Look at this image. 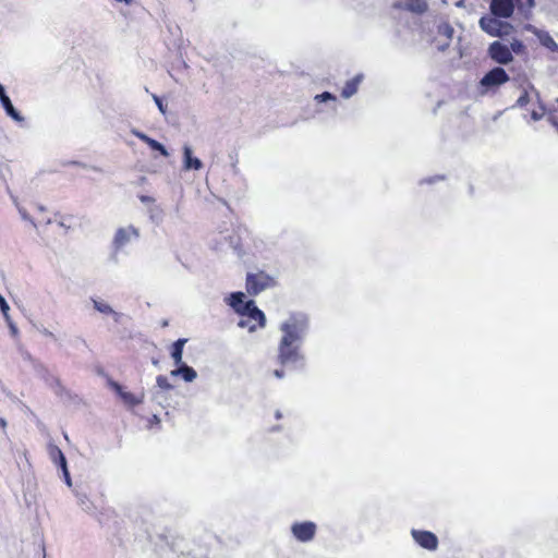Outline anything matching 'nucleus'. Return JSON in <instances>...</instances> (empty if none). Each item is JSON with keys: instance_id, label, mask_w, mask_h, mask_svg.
<instances>
[{"instance_id": "nucleus-21", "label": "nucleus", "mask_w": 558, "mask_h": 558, "mask_svg": "<svg viewBox=\"0 0 558 558\" xmlns=\"http://www.w3.org/2000/svg\"><path fill=\"white\" fill-rule=\"evenodd\" d=\"M510 50H511V53L514 52V53H522L525 49L524 45L522 41H520L519 39H513L511 43H510Z\"/></svg>"}, {"instance_id": "nucleus-27", "label": "nucleus", "mask_w": 558, "mask_h": 558, "mask_svg": "<svg viewBox=\"0 0 558 558\" xmlns=\"http://www.w3.org/2000/svg\"><path fill=\"white\" fill-rule=\"evenodd\" d=\"M154 99H155V102H156V105L158 106L159 110H160L162 113H165V112H166V109H165V107H163L162 100H161L159 97H157V96H155V97H154Z\"/></svg>"}, {"instance_id": "nucleus-29", "label": "nucleus", "mask_w": 558, "mask_h": 558, "mask_svg": "<svg viewBox=\"0 0 558 558\" xmlns=\"http://www.w3.org/2000/svg\"><path fill=\"white\" fill-rule=\"evenodd\" d=\"M274 375L278 378H282L283 377V371H279V369H276L274 372Z\"/></svg>"}, {"instance_id": "nucleus-4", "label": "nucleus", "mask_w": 558, "mask_h": 558, "mask_svg": "<svg viewBox=\"0 0 558 558\" xmlns=\"http://www.w3.org/2000/svg\"><path fill=\"white\" fill-rule=\"evenodd\" d=\"M240 316L241 318L238 326L241 328H247L250 331H255L257 328L264 327L266 323L264 313L252 300L246 302V311Z\"/></svg>"}, {"instance_id": "nucleus-11", "label": "nucleus", "mask_w": 558, "mask_h": 558, "mask_svg": "<svg viewBox=\"0 0 558 558\" xmlns=\"http://www.w3.org/2000/svg\"><path fill=\"white\" fill-rule=\"evenodd\" d=\"M137 230L133 227L120 228L117 230L113 239V244L117 250L128 244L132 238H137Z\"/></svg>"}, {"instance_id": "nucleus-6", "label": "nucleus", "mask_w": 558, "mask_h": 558, "mask_svg": "<svg viewBox=\"0 0 558 558\" xmlns=\"http://www.w3.org/2000/svg\"><path fill=\"white\" fill-rule=\"evenodd\" d=\"M487 51L489 58L496 63L509 64L513 60V56L511 53L510 48L500 41H493L488 46Z\"/></svg>"}, {"instance_id": "nucleus-24", "label": "nucleus", "mask_w": 558, "mask_h": 558, "mask_svg": "<svg viewBox=\"0 0 558 558\" xmlns=\"http://www.w3.org/2000/svg\"><path fill=\"white\" fill-rule=\"evenodd\" d=\"M315 99H316L317 101H319V102H320V101H326V100H336V96H335V95H332V94H331V93H329V92H324V93H322V94H319V95H316V96H315Z\"/></svg>"}, {"instance_id": "nucleus-23", "label": "nucleus", "mask_w": 558, "mask_h": 558, "mask_svg": "<svg viewBox=\"0 0 558 558\" xmlns=\"http://www.w3.org/2000/svg\"><path fill=\"white\" fill-rule=\"evenodd\" d=\"M157 381V385L161 388V389H165V390H169L172 388V386L170 385V383L168 381V378L163 375H159L156 379Z\"/></svg>"}, {"instance_id": "nucleus-1", "label": "nucleus", "mask_w": 558, "mask_h": 558, "mask_svg": "<svg viewBox=\"0 0 558 558\" xmlns=\"http://www.w3.org/2000/svg\"><path fill=\"white\" fill-rule=\"evenodd\" d=\"M307 327V317L303 314H292L281 326L283 336L278 348V361L281 365L296 363L302 359L299 342Z\"/></svg>"}, {"instance_id": "nucleus-15", "label": "nucleus", "mask_w": 558, "mask_h": 558, "mask_svg": "<svg viewBox=\"0 0 558 558\" xmlns=\"http://www.w3.org/2000/svg\"><path fill=\"white\" fill-rule=\"evenodd\" d=\"M183 153L184 167L186 169L199 170L203 168V162L198 158L192 156V150L189 146H184Z\"/></svg>"}, {"instance_id": "nucleus-10", "label": "nucleus", "mask_w": 558, "mask_h": 558, "mask_svg": "<svg viewBox=\"0 0 558 558\" xmlns=\"http://www.w3.org/2000/svg\"><path fill=\"white\" fill-rule=\"evenodd\" d=\"M513 0H492L490 12L496 17L508 19L513 14Z\"/></svg>"}, {"instance_id": "nucleus-7", "label": "nucleus", "mask_w": 558, "mask_h": 558, "mask_svg": "<svg viewBox=\"0 0 558 558\" xmlns=\"http://www.w3.org/2000/svg\"><path fill=\"white\" fill-rule=\"evenodd\" d=\"M317 526L312 521L295 522L291 526L293 536L302 543H307L315 537Z\"/></svg>"}, {"instance_id": "nucleus-25", "label": "nucleus", "mask_w": 558, "mask_h": 558, "mask_svg": "<svg viewBox=\"0 0 558 558\" xmlns=\"http://www.w3.org/2000/svg\"><path fill=\"white\" fill-rule=\"evenodd\" d=\"M0 310L3 314V316L9 319V304L7 303L5 299L0 294Z\"/></svg>"}, {"instance_id": "nucleus-12", "label": "nucleus", "mask_w": 558, "mask_h": 558, "mask_svg": "<svg viewBox=\"0 0 558 558\" xmlns=\"http://www.w3.org/2000/svg\"><path fill=\"white\" fill-rule=\"evenodd\" d=\"M134 135L140 138L142 142H144L145 144H147L153 150H157L159 151L163 157H168V150L166 149V147L159 143L158 141L149 137L148 135H146L145 133H142L140 131H134L133 132Z\"/></svg>"}, {"instance_id": "nucleus-3", "label": "nucleus", "mask_w": 558, "mask_h": 558, "mask_svg": "<svg viewBox=\"0 0 558 558\" xmlns=\"http://www.w3.org/2000/svg\"><path fill=\"white\" fill-rule=\"evenodd\" d=\"M276 279L263 270L254 274L248 272L246 276L245 288L250 295H257L267 289L276 287Z\"/></svg>"}, {"instance_id": "nucleus-18", "label": "nucleus", "mask_w": 558, "mask_h": 558, "mask_svg": "<svg viewBox=\"0 0 558 558\" xmlns=\"http://www.w3.org/2000/svg\"><path fill=\"white\" fill-rule=\"evenodd\" d=\"M2 106L5 109V112L8 116H10L15 121H21L22 117L20 116L19 111L15 110L14 106L12 105L9 97H2L1 101Z\"/></svg>"}, {"instance_id": "nucleus-16", "label": "nucleus", "mask_w": 558, "mask_h": 558, "mask_svg": "<svg viewBox=\"0 0 558 558\" xmlns=\"http://www.w3.org/2000/svg\"><path fill=\"white\" fill-rule=\"evenodd\" d=\"M171 375L172 376L182 375L183 379L185 381H189V383L193 381L196 378V376H197V374L194 371V368H192V367H190V366H187L185 364H183L179 368L172 371Z\"/></svg>"}, {"instance_id": "nucleus-13", "label": "nucleus", "mask_w": 558, "mask_h": 558, "mask_svg": "<svg viewBox=\"0 0 558 558\" xmlns=\"http://www.w3.org/2000/svg\"><path fill=\"white\" fill-rule=\"evenodd\" d=\"M245 294L243 292H233L229 296V305L238 313L243 314L246 311Z\"/></svg>"}, {"instance_id": "nucleus-32", "label": "nucleus", "mask_w": 558, "mask_h": 558, "mask_svg": "<svg viewBox=\"0 0 558 558\" xmlns=\"http://www.w3.org/2000/svg\"><path fill=\"white\" fill-rule=\"evenodd\" d=\"M148 199H149V197H147V196H142V201H143V202H146V201H148Z\"/></svg>"}, {"instance_id": "nucleus-17", "label": "nucleus", "mask_w": 558, "mask_h": 558, "mask_svg": "<svg viewBox=\"0 0 558 558\" xmlns=\"http://www.w3.org/2000/svg\"><path fill=\"white\" fill-rule=\"evenodd\" d=\"M185 342L186 339H178L172 344L171 357L173 359L175 364H180L182 362L183 347Z\"/></svg>"}, {"instance_id": "nucleus-5", "label": "nucleus", "mask_w": 558, "mask_h": 558, "mask_svg": "<svg viewBox=\"0 0 558 558\" xmlns=\"http://www.w3.org/2000/svg\"><path fill=\"white\" fill-rule=\"evenodd\" d=\"M500 17L483 16L480 20L481 28L493 37H507L514 32V27L508 23L499 20Z\"/></svg>"}, {"instance_id": "nucleus-8", "label": "nucleus", "mask_w": 558, "mask_h": 558, "mask_svg": "<svg viewBox=\"0 0 558 558\" xmlns=\"http://www.w3.org/2000/svg\"><path fill=\"white\" fill-rule=\"evenodd\" d=\"M108 384L109 387L121 398L126 407L134 408L143 403L144 395L136 396L132 392L124 391L123 387L114 380H109Z\"/></svg>"}, {"instance_id": "nucleus-14", "label": "nucleus", "mask_w": 558, "mask_h": 558, "mask_svg": "<svg viewBox=\"0 0 558 558\" xmlns=\"http://www.w3.org/2000/svg\"><path fill=\"white\" fill-rule=\"evenodd\" d=\"M362 78H363V76L361 74H359V75H355L354 77H352L351 80H349L341 90V97L350 98L351 96H353L357 92L359 86L362 82Z\"/></svg>"}, {"instance_id": "nucleus-30", "label": "nucleus", "mask_w": 558, "mask_h": 558, "mask_svg": "<svg viewBox=\"0 0 558 558\" xmlns=\"http://www.w3.org/2000/svg\"><path fill=\"white\" fill-rule=\"evenodd\" d=\"M0 426H1L2 428H5V426H7V422H5V420H4V418H0Z\"/></svg>"}, {"instance_id": "nucleus-2", "label": "nucleus", "mask_w": 558, "mask_h": 558, "mask_svg": "<svg viewBox=\"0 0 558 558\" xmlns=\"http://www.w3.org/2000/svg\"><path fill=\"white\" fill-rule=\"evenodd\" d=\"M510 76L500 66L489 70L478 82L477 89L481 95L495 94L500 86L509 82Z\"/></svg>"}, {"instance_id": "nucleus-9", "label": "nucleus", "mask_w": 558, "mask_h": 558, "mask_svg": "<svg viewBox=\"0 0 558 558\" xmlns=\"http://www.w3.org/2000/svg\"><path fill=\"white\" fill-rule=\"evenodd\" d=\"M414 541L423 548L435 550L438 546L437 536L429 531L412 530Z\"/></svg>"}, {"instance_id": "nucleus-28", "label": "nucleus", "mask_w": 558, "mask_h": 558, "mask_svg": "<svg viewBox=\"0 0 558 558\" xmlns=\"http://www.w3.org/2000/svg\"><path fill=\"white\" fill-rule=\"evenodd\" d=\"M2 97H8L5 90L2 85H0V100L2 101Z\"/></svg>"}, {"instance_id": "nucleus-20", "label": "nucleus", "mask_w": 558, "mask_h": 558, "mask_svg": "<svg viewBox=\"0 0 558 558\" xmlns=\"http://www.w3.org/2000/svg\"><path fill=\"white\" fill-rule=\"evenodd\" d=\"M56 452H57L56 463L62 469L64 477H65L68 484H70V474H69V471L66 468V459H65L63 452L59 448H56Z\"/></svg>"}, {"instance_id": "nucleus-22", "label": "nucleus", "mask_w": 558, "mask_h": 558, "mask_svg": "<svg viewBox=\"0 0 558 558\" xmlns=\"http://www.w3.org/2000/svg\"><path fill=\"white\" fill-rule=\"evenodd\" d=\"M438 32L440 34L445 35L446 38L448 39V41L451 40L452 34H453V29H452V27L450 25H448V24L440 25L438 27Z\"/></svg>"}, {"instance_id": "nucleus-19", "label": "nucleus", "mask_w": 558, "mask_h": 558, "mask_svg": "<svg viewBox=\"0 0 558 558\" xmlns=\"http://www.w3.org/2000/svg\"><path fill=\"white\" fill-rule=\"evenodd\" d=\"M93 303H94L95 310H97L98 312L106 314V315H114L116 320L119 319V314L116 313L109 304H107L102 301H98V300H93Z\"/></svg>"}, {"instance_id": "nucleus-31", "label": "nucleus", "mask_w": 558, "mask_h": 558, "mask_svg": "<svg viewBox=\"0 0 558 558\" xmlns=\"http://www.w3.org/2000/svg\"><path fill=\"white\" fill-rule=\"evenodd\" d=\"M530 7L534 5V0H526Z\"/></svg>"}, {"instance_id": "nucleus-26", "label": "nucleus", "mask_w": 558, "mask_h": 558, "mask_svg": "<svg viewBox=\"0 0 558 558\" xmlns=\"http://www.w3.org/2000/svg\"><path fill=\"white\" fill-rule=\"evenodd\" d=\"M427 8L426 3L423 2V1H416V5H411V10L413 11H417V12H423L425 11Z\"/></svg>"}]
</instances>
